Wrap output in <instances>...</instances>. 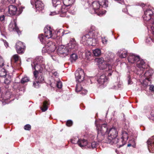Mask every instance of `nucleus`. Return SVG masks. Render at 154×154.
<instances>
[{"instance_id": "nucleus-51", "label": "nucleus", "mask_w": 154, "mask_h": 154, "mask_svg": "<svg viewBox=\"0 0 154 154\" xmlns=\"http://www.w3.org/2000/svg\"><path fill=\"white\" fill-rule=\"evenodd\" d=\"M77 139L76 138H74L73 139H72L71 140V142L72 143L74 144H76V143H77V142H76V141L75 140H76Z\"/></svg>"}, {"instance_id": "nucleus-24", "label": "nucleus", "mask_w": 154, "mask_h": 154, "mask_svg": "<svg viewBox=\"0 0 154 154\" xmlns=\"http://www.w3.org/2000/svg\"><path fill=\"white\" fill-rule=\"evenodd\" d=\"M97 30L96 27L94 26H91L90 29L88 34L91 36L92 38H94L95 33H97Z\"/></svg>"}, {"instance_id": "nucleus-2", "label": "nucleus", "mask_w": 154, "mask_h": 154, "mask_svg": "<svg viewBox=\"0 0 154 154\" xmlns=\"http://www.w3.org/2000/svg\"><path fill=\"white\" fill-rule=\"evenodd\" d=\"M38 38L42 44L46 45L45 47H43L42 49V52H47L48 53H50L55 51L56 46L52 42L46 41V38H45L42 34L39 35Z\"/></svg>"}, {"instance_id": "nucleus-56", "label": "nucleus", "mask_w": 154, "mask_h": 154, "mask_svg": "<svg viewBox=\"0 0 154 154\" xmlns=\"http://www.w3.org/2000/svg\"><path fill=\"white\" fill-rule=\"evenodd\" d=\"M122 11L123 12H125V13H126V12L127 11V8L126 7H125V8H123L122 9Z\"/></svg>"}, {"instance_id": "nucleus-9", "label": "nucleus", "mask_w": 154, "mask_h": 154, "mask_svg": "<svg viewBox=\"0 0 154 154\" xmlns=\"http://www.w3.org/2000/svg\"><path fill=\"white\" fill-rule=\"evenodd\" d=\"M152 71L149 70L146 71L144 74V76L146 77L145 79L143 81V84L145 85H147L149 84V83L150 82L151 83V80L152 77H154V74L152 72Z\"/></svg>"}, {"instance_id": "nucleus-36", "label": "nucleus", "mask_w": 154, "mask_h": 154, "mask_svg": "<svg viewBox=\"0 0 154 154\" xmlns=\"http://www.w3.org/2000/svg\"><path fill=\"white\" fill-rule=\"evenodd\" d=\"M83 88L81 86L80 84L78 83L75 87V91L76 92H80Z\"/></svg>"}, {"instance_id": "nucleus-19", "label": "nucleus", "mask_w": 154, "mask_h": 154, "mask_svg": "<svg viewBox=\"0 0 154 154\" xmlns=\"http://www.w3.org/2000/svg\"><path fill=\"white\" fill-rule=\"evenodd\" d=\"M58 52L60 54H62L63 55H68L69 52L67 50V47H65L63 45H60L58 49Z\"/></svg>"}, {"instance_id": "nucleus-33", "label": "nucleus", "mask_w": 154, "mask_h": 154, "mask_svg": "<svg viewBox=\"0 0 154 154\" xmlns=\"http://www.w3.org/2000/svg\"><path fill=\"white\" fill-rule=\"evenodd\" d=\"M78 59V56L75 54H72L70 57V60L72 62H74Z\"/></svg>"}, {"instance_id": "nucleus-21", "label": "nucleus", "mask_w": 154, "mask_h": 154, "mask_svg": "<svg viewBox=\"0 0 154 154\" xmlns=\"http://www.w3.org/2000/svg\"><path fill=\"white\" fill-rule=\"evenodd\" d=\"M108 80V79L106 77L104 74L101 75L98 79L97 81L98 83L100 85H103L106 84Z\"/></svg>"}, {"instance_id": "nucleus-57", "label": "nucleus", "mask_w": 154, "mask_h": 154, "mask_svg": "<svg viewBox=\"0 0 154 154\" xmlns=\"http://www.w3.org/2000/svg\"><path fill=\"white\" fill-rule=\"evenodd\" d=\"M54 75L55 76H58V74L57 73V72H55L54 73Z\"/></svg>"}, {"instance_id": "nucleus-50", "label": "nucleus", "mask_w": 154, "mask_h": 154, "mask_svg": "<svg viewBox=\"0 0 154 154\" xmlns=\"http://www.w3.org/2000/svg\"><path fill=\"white\" fill-rule=\"evenodd\" d=\"M5 19V16L4 15H2L0 16V21L3 22L4 20Z\"/></svg>"}, {"instance_id": "nucleus-47", "label": "nucleus", "mask_w": 154, "mask_h": 154, "mask_svg": "<svg viewBox=\"0 0 154 154\" xmlns=\"http://www.w3.org/2000/svg\"><path fill=\"white\" fill-rule=\"evenodd\" d=\"M1 40H2L3 41V42L4 44V45H5V46H6V47H8L9 45H8V43L6 42V41L2 38L1 39Z\"/></svg>"}, {"instance_id": "nucleus-28", "label": "nucleus", "mask_w": 154, "mask_h": 154, "mask_svg": "<svg viewBox=\"0 0 154 154\" xmlns=\"http://www.w3.org/2000/svg\"><path fill=\"white\" fill-rule=\"evenodd\" d=\"M5 77L4 83L5 84L8 85H9L11 80V76L9 75H7Z\"/></svg>"}, {"instance_id": "nucleus-37", "label": "nucleus", "mask_w": 154, "mask_h": 154, "mask_svg": "<svg viewBox=\"0 0 154 154\" xmlns=\"http://www.w3.org/2000/svg\"><path fill=\"white\" fill-rule=\"evenodd\" d=\"M97 63L98 64V66L102 64L103 63H104L105 61L103 58H96L95 59Z\"/></svg>"}, {"instance_id": "nucleus-61", "label": "nucleus", "mask_w": 154, "mask_h": 154, "mask_svg": "<svg viewBox=\"0 0 154 154\" xmlns=\"http://www.w3.org/2000/svg\"><path fill=\"white\" fill-rule=\"evenodd\" d=\"M52 58L54 60H56V59H54V58H53V57L52 56Z\"/></svg>"}, {"instance_id": "nucleus-15", "label": "nucleus", "mask_w": 154, "mask_h": 154, "mask_svg": "<svg viewBox=\"0 0 154 154\" xmlns=\"http://www.w3.org/2000/svg\"><path fill=\"white\" fill-rule=\"evenodd\" d=\"M66 47L67 50H68L69 53H70L75 51L77 49L78 45L75 41L72 40L69 42Z\"/></svg>"}, {"instance_id": "nucleus-27", "label": "nucleus", "mask_w": 154, "mask_h": 154, "mask_svg": "<svg viewBox=\"0 0 154 154\" xmlns=\"http://www.w3.org/2000/svg\"><path fill=\"white\" fill-rule=\"evenodd\" d=\"M101 7L105 8L108 7V2L107 0H98Z\"/></svg>"}, {"instance_id": "nucleus-16", "label": "nucleus", "mask_w": 154, "mask_h": 154, "mask_svg": "<svg viewBox=\"0 0 154 154\" xmlns=\"http://www.w3.org/2000/svg\"><path fill=\"white\" fill-rule=\"evenodd\" d=\"M9 29L11 31H15L18 34L20 32L19 28L17 26V20L16 19H13L11 21L9 25Z\"/></svg>"}, {"instance_id": "nucleus-60", "label": "nucleus", "mask_w": 154, "mask_h": 154, "mask_svg": "<svg viewBox=\"0 0 154 154\" xmlns=\"http://www.w3.org/2000/svg\"><path fill=\"white\" fill-rule=\"evenodd\" d=\"M131 146V144H129L128 145V146Z\"/></svg>"}, {"instance_id": "nucleus-18", "label": "nucleus", "mask_w": 154, "mask_h": 154, "mask_svg": "<svg viewBox=\"0 0 154 154\" xmlns=\"http://www.w3.org/2000/svg\"><path fill=\"white\" fill-rule=\"evenodd\" d=\"M149 150L150 152H154V136L149 138L147 141Z\"/></svg>"}, {"instance_id": "nucleus-11", "label": "nucleus", "mask_w": 154, "mask_h": 154, "mask_svg": "<svg viewBox=\"0 0 154 154\" xmlns=\"http://www.w3.org/2000/svg\"><path fill=\"white\" fill-rule=\"evenodd\" d=\"M75 75L76 80L77 82H80L84 80V72L82 69H78L75 72Z\"/></svg>"}, {"instance_id": "nucleus-41", "label": "nucleus", "mask_w": 154, "mask_h": 154, "mask_svg": "<svg viewBox=\"0 0 154 154\" xmlns=\"http://www.w3.org/2000/svg\"><path fill=\"white\" fill-rule=\"evenodd\" d=\"M86 56L87 58L89 59L91 57V53L89 51H87L86 52Z\"/></svg>"}, {"instance_id": "nucleus-20", "label": "nucleus", "mask_w": 154, "mask_h": 154, "mask_svg": "<svg viewBox=\"0 0 154 154\" xmlns=\"http://www.w3.org/2000/svg\"><path fill=\"white\" fill-rule=\"evenodd\" d=\"M139 60V57L138 56H135L133 54H130L128 57V62L131 63L136 62Z\"/></svg>"}, {"instance_id": "nucleus-45", "label": "nucleus", "mask_w": 154, "mask_h": 154, "mask_svg": "<svg viewBox=\"0 0 154 154\" xmlns=\"http://www.w3.org/2000/svg\"><path fill=\"white\" fill-rule=\"evenodd\" d=\"M24 128L26 130H30L31 129V126L29 125H26L24 126Z\"/></svg>"}, {"instance_id": "nucleus-17", "label": "nucleus", "mask_w": 154, "mask_h": 154, "mask_svg": "<svg viewBox=\"0 0 154 154\" xmlns=\"http://www.w3.org/2000/svg\"><path fill=\"white\" fill-rule=\"evenodd\" d=\"M153 17H154V14L152 11L150 9H148L144 12V15H143V17L144 20L148 21Z\"/></svg>"}, {"instance_id": "nucleus-29", "label": "nucleus", "mask_w": 154, "mask_h": 154, "mask_svg": "<svg viewBox=\"0 0 154 154\" xmlns=\"http://www.w3.org/2000/svg\"><path fill=\"white\" fill-rule=\"evenodd\" d=\"M74 1L75 0H63V3L64 5L68 7L72 4Z\"/></svg>"}, {"instance_id": "nucleus-7", "label": "nucleus", "mask_w": 154, "mask_h": 154, "mask_svg": "<svg viewBox=\"0 0 154 154\" xmlns=\"http://www.w3.org/2000/svg\"><path fill=\"white\" fill-rule=\"evenodd\" d=\"M24 7L19 8L18 10L16 6L11 5L9 6L8 12L10 15H19L22 12Z\"/></svg>"}, {"instance_id": "nucleus-35", "label": "nucleus", "mask_w": 154, "mask_h": 154, "mask_svg": "<svg viewBox=\"0 0 154 154\" xmlns=\"http://www.w3.org/2000/svg\"><path fill=\"white\" fill-rule=\"evenodd\" d=\"M7 75L5 69L2 68L0 69V77H5Z\"/></svg>"}, {"instance_id": "nucleus-30", "label": "nucleus", "mask_w": 154, "mask_h": 154, "mask_svg": "<svg viewBox=\"0 0 154 154\" xmlns=\"http://www.w3.org/2000/svg\"><path fill=\"white\" fill-rule=\"evenodd\" d=\"M52 3L54 7H60L61 8V5L60 0H52Z\"/></svg>"}, {"instance_id": "nucleus-44", "label": "nucleus", "mask_w": 154, "mask_h": 154, "mask_svg": "<svg viewBox=\"0 0 154 154\" xmlns=\"http://www.w3.org/2000/svg\"><path fill=\"white\" fill-rule=\"evenodd\" d=\"M102 41L103 44H106L107 42V39L105 37H102Z\"/></svg>"}, {"instance_id": "nucleus-10", "label": "nucleus", "mask_w": 154, "mask_h": 154, "mask_svg": "<svg viewBox=\"0 0 154 154\" xmlns=\"http://www.w3.org/2000/svg\"><path fill=\"white\" fill-rule=\"evenodd\" d=\"M67 7L64 5L63 6H61V8L57 7L55 12L57 14H60L63 15L62 16L63 17H66L67 13H69L71 14H73L74 12L71 11H69V9H68Z\"/></svg>"}, {"instance_id": "nucleus-48", "label": "nucleus", "mask_w": 154, "mask_h": 154, "mask_svg": "<svg viewBox=\"0 0 154 154\" xmlns=\"http://www.w3.org/2000/svg\"><path fill=\"white\" fill-rule=\"evenodd\" d=\"M150 41H152L154 42V40H153L151 38L149 37L147 38L146 40V42L148 43L149 42H150Z\"/></svg>"}, {"instance_id": "nucleus-42", "label": "nucleus", "mask_w": 154, "mask_h": 154, "mask_svg": "<svg viewBox=\"0 0 154 154\" xmlns=\"http://www.w3.org/2000/svg\"><path fill=\"white\" fill-rule=\"evenodd\" d=\"M4 61L2 57L0 56V66H2L4 65Z\"/></svg>"}, {"instance_id": "nucleus-43", "label": "nucleus", "mask_w": 154, "mask_h": 154, "mask_svg": "<svg viewBox=\"0 0 154 154\" xmlns=\"http://www.w3.org/2000/svg\"><path fill=\"white\" fill-rule=\"evenodd\" d=\"M80 93L83 95L86 94L87 93V91L85 89H82V90L79 92Z\"/></svg>"}, {"instance_id": "nucleus-40", "label": "nucleus", "mask_w": 154, "mask_h": 154, "mask_svg": "<svg viewBox=\"0 0 154 154\" xmlns=\"http://www.w3.org/2000/svg\"><path fill=\"white\" fill-rule=\"evenodd\" d=\"M62 84L61 82L57 81V87L59 88H60L62 87Z\"/></svg>"}, {"instance_id": "nucleus-54", "label": "nucleus", "mask_w": 154, "mask_h": 154, "mask_svg": "<svg viewBox=\"0 0 154 154\" xmlns=\"http://www.w3.org/2000/svg\"><path fill=\"white\" fill-rule=\"evenodd\" d=\"M149 89L152 91H154V86L153 85H151L149 87Z\"/></svg>"}, {"instance_id": "nucleus-14", "label": "nucleus", "mask_w": 154, "mask_h": 154, "mask_svg": "<svg viewBox=\"0 0 154 154\" xmlns=\"http://www.w3.org/2000/svg\"><path fill=\"white\" fill-rule=\"evenodd\" d=\"M26 47L24 44L20 41L17 42L15 45V48L17 52L19 54H22L24 53Z\"/></svg>"}, {"instance_id": "nucleus-49", "label": "nucleus", "mask_w": 154, "mask_h": 154, "mask_svg": "<svg viewBox=\"0 0 154 154\" xmlns=\"http://www.w3.org/2000/svg\"><path fill=\"white\" fill-rule=\"evenodd\" d=\"M152 20H153L154 21V18H152ZM151 29L152 31V32L153 33H154V21H153L152 23V26H151Z\"/></svg>"}, {"instance_id": "nucleus-63", "label": "nucleus", "mask_w": 154, "mask_h": 154, "mask_svg": "<svg viewBox=\"0 0 154 154\" xmlns=\"http://www.w3.org/2000/svg\"><path fill=\"white\" fill-rule=\"evenodd\" d=\"M113 88H115V87L114 86V87Z\"/></svg>"}, {"instance_id": "nucleus-34", "label": "nucleus", "mask_w": 154, "mask_h": 154, "mask_svg": "<svg viewBox=\"0 0 154 154\" xmlns=\"http://www.w3.org/2000/svg\"><path fill=\"white\" fill-rule=\"evenodd\" d=\"M93 52L94 55L96 56H98L101 54V51L99 48L93 50Z\"/></svg>"}, {"instance_id": "nucleus-25", "label": "nucleus", "mask_w": 154, "mask_h": 154, "mask_svg": "<svg viewBox=\"0 0 154 154\" xmlns=\"http://www.w3.org/2000/svg\"><path fill=\"white\" fill-rule=\"evenodd\" d=\"M121 138L122 139V144L121 146L120 145V146H121L125 144L126 142L128 139V135L126 132L124 131L122 132Z\"/></svg>"}, {"instance_id": "nucleus-5", "label": "nucleus", "mask_w": 154, "mask_h": 154, "mask_svg": "<svg viewBox=\"0 0 154 154\" xmlns=\"http://www.w3.org/2000/svg\"><path fill=\"white\" fill-rule=\"evenodd\" d=\"M44 32L45 36L42 34L46 38V41H48V39L50 38L54 39L57 37L56 32L50 26H47L45 27Z\"/></svg>"}, {"instance_id": "nucleus-55", "label": "nucleus", "mask_w": 154, "mask_h": 154, "mask_svg": "<svg viewBox=\"0 0 154 154\" xmlns=\"http://www.w3.org/2000/svg\"><path fill=\"white\" fill-rule=\"evenodd\" d=\"M132 83V81L129 78V79H128V84H131Z\"/></svg>"}, {"instance_id": "nucleus-39", "label": "nucleus", "mask_w": 154, "mask_h": 154, "mask_svg": "<svg viewBox=\"0 0 154 154\" xmlns=\"http://www.w3.org/2000/svg\"><path fill=\"white\" fill-rule=\"evenodd\" d=\"M13 58L15 62H16L19 60V57L17 54H14L13 56Z\"/></svg>"}, {"instance_id": "nucleus-23", "label": "nucleus", "mask_w": 154, "mask_h": 154, "mask_svg": "<svg viewBox=\"0 0 154 154\" xmlns=\"http://www.w3.org/2000/svg\"><path fill=\"white\" fill-rule=\"evenodd\" d=\"M76 142H77L78 145L82 148L85 146L87 147L88 143L87 140L84 139L76 140Z\"/></svg>"}, {"instance_id": "nucleus-8", "label": "nucleus", "mask_w": 154, "mask_h": 154, "mask_svg": "<svg viewBox=\"0 0 154 154\" xmlns=\"http://www.w3.org/2000/svg\"><path fill=\"white\" fill-rule=\"evenodd\" d=\"M98 67L100 69H106V70L107 71V73H108V76L111 75L112 73L114 71V70L112 69V66L108 63L106 61L99 65Z\"/></svg>"}, {"instance_id": "nucleus-22", "label": "nucleus", "mask_w": 154, "mask_h": 154, "mask_svg": "<svg viewBox=\"0 0 154 154\" xmlns=\"http://www.w3.org/2000/svg\"><path fill=\"white\" fill-rule=\"evenodd\" d=\"M137 67L140 69V70L143 71V69L146 68L145 64V63L143 60H138L136 62Z\"/></svg>"}, {"instance_id": "nucleus-13", "label": "nucleus", "mask_w": 154, "mask_h": 154, "mask_svg": "<svg viewBox=\"0 0 154 154\" xmlns=\"http://www.w3.org/2000/svg\"><path fill=\"white\" fill-rule=\"evenodd\" d=\"M94 40V39H93V38H92L91 36H90L89 34H87L82 36L80 42L84 45H87V44L89 45H91V41Z\"/></svg>"}, {"instance_id": "nucleus-59", "label": "nucleus", "mask_w": 154, "mask_h": 154, "mask_svg": "<svg viewBox=\"0 0 154 154\" xmlns=\"http://www.w3.org/2000/svg\"><path fill=\"white\" fill-rule=\"evenodd\" d=\"M144 4H141V6L143 7H144Z\"/></svg>"}, {"instance_id": "nucleus-52", "label": "nucleus", "mask_w": 154, "mask_h": 154, "mask_svg": "<svg viewBox=\"0 0 154 154\" xmlns=\"http://www.w3.org/2000/svg\"><path fill=\"white\" fill-rule=\"evenodd\" d=\"M15 1L16 0H7V2L11 4L14 3Z\"/></svg>"}, {"instance_id": "nucleus-26", "label": "nucleus", "mask_w": 154, "mask_h": 154, "mask_svg": "<svg viewBox=\"0 0 154 154\" xmlns=\"http://www.w3.org/2000/svg\"><path fill=\"white\" fill-rule=\"evenodd\" d=\"M118 54L119 57L121 58H125L127 55V51L126 50H120L118 52Z\"/></svg>"}, {"instance_id": "nucleus-4", "label": "nucleus", "mask_w": 154, "mask_h": 154, "mask_svg": "<svg viewBox=\"0 0 154 154\" xmlns=\"http://www.w3.org/2000/svg\"><path fill=\"white\" fill-rule=\"evenodd\" d=\"M101 8L98 1L93 2L89 8L90 12L92 14H96L99 16H101L105 14L106 11L105 10L99 11Z\"/></svg>"}, {"instance_id": "nucleus-31", "label": "nucleus", "mask_w": 154, "mask_h": 154, "mask_svg": "<svg viewBox=\"0 0 154 154\" xmlns=\"http://www.w3.org/2000/svg\"><path fill=\"white\" fill-rule=\"evenodd\" d=\"M97 144L96 142H93L92 143H88L87 147L90 148L94 149L96 147Z\"/></svg>"}, {"instance_id": "nucleus-62", "label": "nucleus", "mask_w": 154, "mask_h": 154, "mask_svg": "<svg viewBox=\"0 0 154 154\" xmlns=\"http://www.w3.org/2000/svg\"><path fill=\"white\" fill-rule=\"evenodd\" d=\"M152 116H153L154 117V114H152Z\"/></svg>"}, {"instance_id": "nucleus-32", "label": "nucleus", "mask_w": 154, "mask_h": 154, "mask_svg": "<svg viewBox=\"0 0 154 154\" xmlns=\"http://www.w3.org/2000/svg\"><path fill=\"white\" fill-rule=\"evenodd\" d=\"M48 105V102L47 101H45L44 102L43 105V107H41V110L42 112H45L48 109L47 105Z\"/></svg>"}, {"instance_id": "nucleus-12", "label": "nucleus", "mask_w": 154, "mask_h": 154, "mask_svg": "<svg viewBox=\"0 0 154 154\" xmlns=\"http://www.w3.org/2000/svg\"><path fill=\"white\" fill-rule=\"evenodd\" d=\"M31 3L32 5H35L36 9L38 11L44 8V5L41 0H31Z\"/></svg>"}, {"instance_id": "nucleus-58", "label": "nucleus", "mask_w": 154, "mask_h": 154, "mask_svg": "<svg viewBox=\"0 0 154 154\" xmlns=\"http://www.w3.org/2000/svg\"><path fill=\"white\" fill-rule=\"evenodd\" d=\"M1 34L2 35H3V36H5V37L6 38V36H5V35L4 34H3V33H2V32H1Z\"/></svg>"}, {"instance_id": "nucleus-53", "label": "nucleus", "mask_w": 154, "mask_h": 154, "mask_svg": "<svg viewBox=\"0 0 154 154\" xmlns=\"http://www.w3.org/2000/svg\"><path fill=\"white\" fill-rule=\"evenodd\" d=\"M67 8H68V9H69V11H72V12H74L72 14H74V11H72V10L73 9V7L70 6L69 8H68L67 7Z\"/></svg>"}, {"instance_id": "nucleus-38", "label": "nucleus", "mask_w": 154, "mask_h": 154, "mask_svg": "<svg viewBox=\"0 0 154 154\" xmlns=\"http://www.w3.org/2000/svg\"><path fill=\"white\" fill-rule=\"evenodd\" d=\"M29 78L27 77H24L21 80V83L24 84L29 81Z\"/></svg>"}, {"instance_id": "nucleus-46", "label": "nucleus", "mask_w": 154, "mask_h": 154, "mask_svg": "<svg viewBox=\"0 0 154 154\" xmlns=\"http://www.w3.org/2000/svg\"><path fill=\"white\" fill-rule=\"evenodd\" d=\"M72 124V122L71 120H68L67 121L66 125L68 126H70Z\"/></svg>"}, {"instance_id": "nucleus-3", "label": "nucleus", "mask_w": 154, "mask_h": 154, "mask_svg": "<svg viewBox=\"0 0 154 154\" xmlns=\"http://www.w3.org/2000/svg\"><path fill=\"white\" fill-rule=\"evenodd\" d=\"M32 70H35L33 72H36L37 74L41 73L45 66L44 61L42 57H39L34 60L31 63Z\"/></svg>"}, {"instance_id": "nucleus-6", "label": "nucleus", "mask_w": 154, "mask_h": 154, "mask_svg": "<svg viewBox=\"0 0 154 154\" xmlns=\"http://www.w3.org/2000/svg\"><path fill=\"white\" fill-rule=\"evenodd\" d=\"M34 76L35 79L33 83V86L34 87L38 88L40 84L44 81V77L41 73L37 74V72H33Z\"/></svg>"}, {"instance_id": "nucleus-1", "label": "nucleus", "mask_w": 154, "mask_h": 154, "mask_svg": "<svg viewBox=\"0 0 154 154\" xmlns=\"http://www.w3.org/2000/svg\"><path fill=\"white\" fill-rule=\"evenodd\" d=\"M118 130L117 128L112 127L108 130L107 125L103 124L98 129L97 139L99 141H102L105 135L108 137L105 140V142L107 143L116 144L119 142V139L116 138L118 135Z\"/></svg>"}]
</instances>
